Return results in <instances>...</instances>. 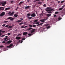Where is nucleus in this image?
I'll use <instances>...</instances> for the list:
<instances>
[{
  "mask_svg": "<svg viewBox=\"0 0 65 65\" xmlns=\"http://www.w3.org/2000/svg\"><path fill=\"white\" fill-rule=\"evenodd\" d=\"M14 19V18H12L11 17V19H10V20L11 21H12V20H13V19Z\"/></svg>",
  "mask_w": 65,
  "mask_h": 65,
  "instance_id": "473e14b6",
  "label": "nucleus"
},
{
  "mask_svg": "<svg viewBox=\"0 0 65 65\" xmlns=\"http://www.w3.org/2000/svg\"><path fill=\"white\" fill-rule=\"evenodd\" d=\"M10 9V7H8L6 8L5 9V11H7V10H8Z\"/></svg>",
  "mask_w": 65,
  "mask_h": 65,
  "instance_id": "ddd939ff",
  "label": "nucleus"
},
{
  "mask_svg": "<svg viewBox=\"0 0 65 65\" xmlns=\"http://www.w3.org/2000/svg\"><path fill=\"white\" fill-rule=\"evenodd\" d=\"M40 0H36V1H39Z\"/></svg>",
  "mask_w": 65,
  "mask_h": 65,
  "instance_id": "0e129e2a",
  "label": "nucleus"
},
{
  "mask_svg": "<svg viewBox=\"0 0 65 65\" xmlns=\"http://www.w3.org/2000/svg\"><path fill=\"white\" fill-rule=\"evenodd\" d=\"M21 36V34H18V35H17V36Z\"/></svg>",
  "mask_w": 65,
  "mask_h": 65,
  "instance_id": "de8ad7c7",
  "label": "nucleus"
},
{
  "mask_svg": "<svg viewBox=\"0 0 65 65\" xmlns=\"http://www.w3.org/2000/svg\"><path fill=\"white\" fill-rule=\"evenodd\" d=\"M33 34H28V35L30 37L32 35H33Z\"/></svg>",
  "mask_w": 65,
  "mask_h": 65,
  "instance_id": "6ab92c4d",
  "label": "nucleus"
},
{
  "mask_svg": "<svg viewBox=\"0 0 65 65\" xmlns=\"http://www.w3.org/2000/svg\"><path fill=\"white\" fill-rule=\"evenodd\" d=\"M31 16V14L30 13H27V17H30Z\"/></svg>",
  "mask_w": 65,
  "mask_h": 65,
  "instance_id": "a211bd4d",
  "label": "nucleus"
},
{
  "mask_svg": "<svg viewBox=\"0 0 65 65\" xmlns=\"http://www.w3.org/2000/svg\"><path fill=\"white\" fill-rule=\"evenodd\" d=\"M20 20H24V19L22 18H21L20 19Z\"/></svg>",
  "mask_w": 65,
  "mask_h": 65,
  "instance_id": "6e6d98bb",
  "label": "nucleus"
},
{
  "mask_svg": "<svg viewBox=\"0 0 65 65\" xmlns=\"http://www.w3.org/2000/svg\"><path fill=\"white\" fill-rule=\"evenodd\" d=\"M63 8V7L60 8L59 9V11H61L62 10Z\"/></svg>",
  "mask_w": 65,
  "mask_h": 65,
  "instance_id": "aec40b11",
  "label": "nucleus"
},
{
  "mask_svg": "<svg viewBox=\"0 0 65 65\" xmlns=\"http://www.w3.org/2000/svg\"><path fill=\"white\" fill-rule=\"evenodd\" d=\"M23 24V22H21V23H19V25H21L22 24Z\"/></svg>",
  "mask_w": 65,
  "mask_h": 65,
  "instance_id": "4c0bfd02",
  "label": "nucleus"
},
{
  "mask_svg": "<svg viewBox=\"0 0 65 65\" xmlns=\"http://www.w3.org/2000/svg\"><path fill=\"white\" fill-rule=\"evenodd\" d=\"M11 17H10L8 18V19H11Z\"/></svg>",
  "mask_w": 65,
  "mask_h": 65,
  "instance_id": "e433bc0d",
  "label": "nucleus"
},
{
  "mask_svg": "<svg viewBox=\"0 0 65 65\" xmlns=\"http://www.w3.org/2000/svg\"><path fill=\"white\" fill-rule=\"evenodd\" d=\"M14 16L15 18H17L18 16V14H17V13H15L14 15Z\"/></svg>",
  "mask_w": 65,
  "mask_h": 65,
  "instance_id": "4468645a",
  "label": "nucleus"
},
{
  "mask_svg": "<svg viewBox=\"0 0 65 65\" xmlns=\"http://www.w3.org/2000/svg\"><path fill=\"white\" fill-rule=\"evenodd\" d=\"M2 4V5L3 6H4L6 4V2H5L4 3H1Z\"/></svg>",
  "mask_w": 65,
  "mask_h": 65,
  "instance_id": "39448f33",
  "label": "nucleus"
},
{
  "mask_svg": "<svg viewBox=\"0 0 65 65\" xmlns=\"http://www.w3.org/2000/svg\"><path fill=\"white\" fill-rule=\"evenodd\" d=\"M61 18L60 17H59V18H58V20H61Z\"/></svg>",
  "mask_w": 65,
  "mask_h": 65,
  "instance_id": "ea45409f",
  "label": "nucleus"
},
{
  "mask_svg": "<svg viewBox=\"0 0 65 65\" xmlns=\"http://www.w3.org/2000/svg\"><path fill=\"white\" fill-rule=\"evenodd\" d=\"M49 24H45L44 25V26H47Z\"/></svg>",
  "mask_w": 65,
  "mask_h": 65,
  "instance_id": "412c9836",
  "label": "nucleus"
},
{
  "mask_svg": "<svg viewBox=\"0 0 65 65\" xmlns=\"http://www.w3.org/2000/svg\"><path fill=\"white\" fill-rule=\"evenodd\" d=\"M4 7H0V11H1L2 10H4V8H3Z\"/></svg>",
  "mask_w": 65,
  "mask_h": 65,
  "instance_id": "9d476101",
  "label": "nucleus"
},
{
  "mask_svg": "<svg viewBox=\"0 0 65 65\" xmlns=\"http://www.w3.org/2000/svg\"><path fill=\"white\" fill-rule=\"evenodd\" d=\"M13 45L12 44H10L9 46H7V48H10L11 47V46H13Z\"/></svg>",
  "mask_w": 65,
  "mask_h": 65,
  "instance_id": "0eeeda50",
  "label": "nucleus"
},
{
  "mask_svg": "<svg viewBox=\"0 0 65 65\" xmlns=\"http://www.w3.org/2000/svg\"><path fill=\"white\" fill-rule=\"evenodd\" d=\"M38 21L37 20H35L34 21V22H37Z\"/></svg>",
  "mask_w": 65,
  "mask_h": 65,
  "instance_id": "052dcab7",
  "label": "nucleus"
},
{
  "mask_svg": "<svg viewBox=\"0 0 65 65\" xmlns=\"http://www.w3.org/2000/svg\"><path fill=\"white\" fill-rule=\"evenodd\" d=\"M5 25H6L5 24H3V25H2V26H3V27H4Z\"/></svg>",
  "mask_w": 65,
  "mask_h": 65,
  "instance_id": "37998d69",
  "label": "nucleus"
},
{
  "mask_svg": "<svg viewBox=\"0 0 65 65\" xmlns=\"http://www.w3.org/2000/svg\"><path fill=\"white\" fill-rule=\"evenodd\" d=\"M2 43H6V42L5 41H3Z\"/></svg>",
  "mask_w": 65,
  "mask_h": 65,
  "instance_id": "5fc2aeb1",
  "label": "nucleus"
},
{
  "mask_svg": "<svg viewBox=\"0 0 65 65\" xmlns=\"http://www.w3.org/2000/svg\"><path fill=\"white\" fill-rule=\"evenodd\" d=\"M23 42V41H21V43H22Z\"/></svg>",
  "mask_w": 65,
  "mask_h": 65,
  "instance_id": "69168bd1",
  "label": "nucleus"
},
{
  "mask_svg": "<svg viewBox=\"0 0 65 65\" xmlns=\"http://www.w3.org/2000/svg\"><path fill=\"white\" fill-rule=\"evenodd\" d=\"M43 6L44 7H46V5L45 4H44L43 5Z\"/></svg>",
  "mask_w": 65,
  "mask_h": 65,
  "instance_id": "f704fd0d",
  "label": "nucleus"
},
{
  "mask_svg": "<svg viewBox=\"0 0 65 65\" xmlns=\"http://www.w3.org/2000/svg\"><path fill=\"white\" fill-rule=\"evenodd\" d=\"M50 27H51V26H47V27L46 28L49 29V28H50Z\"/></svg>",
  "mask_w": 65,
  "mask_h": 65,
  "instance_id": "2f4dec72",
  "label": "nucleus"
},
{
  "mask_svg": "<svg viewBox=\"0 0 65 65\" xmlns=\"http://www.w3.org/2000/svg\"><path fill=\"white\" fill-rule=\"evenodd\" d=\"M38 3L39 4H42V2H38Z\"/></svg>",
  "mask_w": 65,
  "mask_h": 65,
  "instance_id": "c85d7f7f",
  "label": "nucleus"
},
{
  "mask_svg": "<svg viewBox=\"0 0 65 65\" xmlns=\"http://www.w3.org/2000/svg\"><path fill=\"white\" fill-rule=\"evenodd\" d=\"M30 7V8L31 7L30 6H26V7H24V9H28Z\"/></svg>",
  "mask_w": 65,
  "mask_h": 65,
  "instance_id": "423d86ee",
  "label": "nucleus"
},
{
  "mask_svg": "<svg viewBox=\"0 0 65 65\" xmlns=\"http://www.w3.org/2000/svg\"><path fill=\"white\" fill-rule=\"evenodd\" d=\"M27 27H28V26L27 25L26 26H25V27H24V28H25Z\"/></svg>",
  "mask_w": 65,
  "mask_h": 65,
  "instance_id": "13d9d810",
  "label": "nucleus"
},
{
  "mask_svg": "<svg viewBox=\"0 0 65 65\" xmlns=\"http://www.w3.org/2000/svg\"><path fill=\"white\" fill-rule=\"evenodd\" d=\"M11 13V11H9L8 13V14H9V15L10 16H12L15 13V11H13Z\"/></svg>",
  "mask_w": 65,
  "mask_h": 65,
  "instance_id": "f257e3e1",
  "label": "nucleus"
},
{
  "mask_svg": "<svg viewBox=\"0 0 65 65\" xmlns=\"http://www.w3.org/2000/svg\"><path fill=\"white\" fill-rule=\"evenodd\" d=\"M43 15V12H42L41 14H39L40 17H42Z\"/></svg>",
  "mask_w": 65,
  "mask_h": 65,
  "instance_id": "f3484780",
  "label": "nucleus"
},
{
  "mask_svg": "<svg viewBox=\"0 0 65 65\" xmlns=\"http://www.w3.org/2000/svg\"><path fill=\"white\" fill-rule=\"evenodd\" d=\"M2 33L0 31V36H1L2 35Z\"/></svg>",
  "mask_w": 65,
  "mask_h": 65,
  "instance_id": "864d4df0",
  "label": "nucleus"
},
{
  "mask_svg": "<svg viewBox=\"0 0 65 65\" xmlns=\"http://www.w3.org/2000/svg\"><path fill=\"white\" fill-rule=\"evenodd\" d=\"M39 24V22H37L36 23V24Z\"/></svg>",
  "mask_w": 65,
  "mask_h": 65,
  "instance_id": "8fccbe9b",
  "label": "nucleus"
},
{
  "mask_svg": "<svg viewBox=\"0 0 65 65\" xmlns=\"http://www.w3.org/2000/svg\"><path fill=\"white\" fill-rule=\"evenodd\" d=\"M47 18L45 19H43L42 20H40V21L41 22H44L45 21V20H47Z\"/></svg>",
  "mask_w": 65,
  "mask_h": 65,
  "instance_id": "20e7f679",
  "label": "nucleus"
},
{
  "mask_svg": "<svg viewBox=\"0 0 65 65\" xmlns=\"http://www.w3.org/2000/svg\"><path fill=\"white\" fill-rule=\"evenodd\" d=\"M32 26L33 27H35L36 26V25H32Z\"/></svg>",
  "mask_w": 65,
  "mask_h": 65,
  "instance_id": "58836bf2",
  "label": "nucleus"
},
{
  "mask_svg": "<svg viewBox=\"0 0 65 65\" xmlns=\"http://www.w3.org/2000/svg\"><path fill=\"white\" fill-rule=\"evenodd\" d=\"M51 14H47V16L48 17H49L51 16Z\"/></svg>",
  "mask_w": 65,
  "mask_h": 65,
  "instance_id": "4be33fe9",
  "label": "nucleus"
},
{
  "mask_svg": "<svg viewBox=\"0 0 65 65\" xmlns=\"http://www.w3.org/2000/svg\"><path fill=\"white\" fill-rule=\"evenodd\" d=\"M9 26L8 25H6L5 26V27H7Z\"/></svg>",
  "mask_w": 65,
  "mask_h": 65,
  "instance_id": "09e8293b",
  "label": "nucleus"
},
{
  "mask_svg": "<svg viewBox=\"0 0 65 65\" xmlns=\"http://www.w3.org/2000/svg\"><path fill=\"white\" fill-rule=\"evenodd\" d=\"M0 31L2 33H5V31H2V30H0Z\"/></svg>",
  "mask_w": 65,
  "mask_h": 65,
  "instance_id": "393cba45",
  "label": "nucleus"
},
{
  "mask_svg": "<svg viewBox=\"0 0 65 65\" xmlns=\"http://www.w3.org/2000/svg\"><path fill=\"white\" fill-rule=\"evenodd\" d=\"M4 47V46H2V45H1L0 46V47L1 48H2Z\"/></svg>",
  "mask_w": 65,
  "mask_h": 65,
  "instance_id": "3c124183",
  "label": "nucleus"
},
{
  "mask_svg": "<svg viewBox=\"0 0 65 65\" xmlns=\"http://www.w3.org/2000/svg\"><path fill=\"white\" fill-rule=\"evenodd\" d=\"M43 24V23H40V24H37V25H36V26H40L41 25H42Z\"/></svg>",
  "mask_w": 65,
  "mask_h": 65,
  "instance_id": "dca6fc26",
  "label": "nucleus"
},
{
  "mask_svg": "<svg viewBox=\"0 0 65 65\" xmlns=\"http://www.w3.org/2000/svg\"><path fill=\"white\" fill-rule=\"evenodd\" d=\"M48 13H52V12L51 11H49L48 12Z\"/></svg>",
  "mask_w": 65,
  "mask_h": 65,
  "instance_id": "c9c22d12",
  "label": "nucleus"
},
{
  "mask_svg": "<svg viewBox=\"0 0 65 65\" xmlns=\"http://www.w3.org/2000/svg\"><path fill=\"white\" fill-rule=\"evenodd\" d=\"M35 29H32L31 30V31L30 32V33H32L35 32Z\"/></svg>",
  "mask_w": 65,
  "mask_h": 65,
  "instance_id": "f8f14e48",
  "label": "nucleus"
},
{
  "mask_svg": "<svg viewBox=\"0 0 65 65\" xmlns=\"http://www.w3.org/2000/svg\"><path fill=\"white\" fill-rule=\"evenodd\" d=\"M25 39L24 38H23L22 39V40H25Z\"/></svg>",
  "mask_w": 65,
  "mask_h": 65,
  "instance_id": "bf43d9fd",
  "label": "nucleus"
},
{
  "mask_svg": "<svg viewBox=\"0 0 65 65\" xmlns=\"http://www.w3.org/2000/svg\"><path fill=\"white\" fill-rule=\"evenodd\" d=\"M29 27H32V25H29Z\"/></svg>",
  "mask_w": 65,
  "mask_h": 65,
  "instance_id": "a18cd8bd",
  "label": "nucleus"
},
{
  "mask_svg": "<svg viewBox=\"0 0 65 65\" xmlns=\"http://www.w3.org/2000/svg\"><path fill=\"white\" fill-rule=\"evenodd\" d=\"M14 1H11V3H13Z\"/></svg>",
  "mask_w": 65,
  "mask_h": 65,
  "instance_id": "c03bdc74",
  "label": "nucleus"
},
{
  "mask_svg": "<svg viewBox=\"0 0 65 65\" xmlns=\"http://www.w3.org/2000/svg\"><path fill=\"white\" fill-rule=\"evenodd\" d=\"M27 33L28 32H24L23 33V35L24 36L26 35Z\"/></svg>",
  "mask_w": 65,
  "mask_h": 65,
  "instance_id": "9b49d317",
  "label": "nucleus"
},
{
  "mask_svg": "<svg viewBox=\"0 0 65 65\" xmlns=\"http://www.w3.org/2000/svg\"><path fill=\"white\" fill-rule=\"evenodd\" d=\"M22 21V20H18V21H16V22H21Z\"/></svg>",
  "mask_w": 65,
  "mask_h": 65,
  "instance_id": "b1692460",
  "label": "nucleus"
},
{
  "mask_svg": "<svg viewBox=\"0 0 65 65\" xmlns=\"http://www.w3.org/2000/svg\"><path fill=\"white\" fill-rule=\"evenodd\" d=\"M52 9L51 8V7H47L46 8L47 9Z\"/></svg>",
  "mask_w": 65,
  "mask_h": 65,
  "instance_id": "c756f323",
  "label": "nucleus"
},
{
  "mask_svg": "<svg viewBox=\"0 0 65 65\" xmlns=\"http://www.w3.org/2000/svg\"><path fill=\"white\" fill-rule=\"evenodd\" d=\"M27 18H28V19L30 20L32 18V17H27Z\"/></svg>",
  "mask_w": 65,
  "mask_h": 65,
  "instance_id": "cd10ccee",
  "label": "nucleus"
},
{
  "mask_svg": "<svg viewBox=\"0 0 65 65\" xmlns=\"http://www.w3.org/2000/svg\"><path fill=\"white\" fill-rule=\"evenodd\" d=\"M12 42V41H10V40L9 41H8L7 42V43H6V44L7 43H8L9 44H10V43H11Z\"/></svg>",
  "mask_w": 65,
  "mask_h": 65,
  "instance_id": "6e6552de",
  "label": "nucleus"
},
{
  "mask_svg": "<svg viewBox=\"0 0 65 65\" xmlns=\"http://www.w3.org/2000/svg\"><path fill=\"white\" fill-rule=\"evenodd\" d=\"M32 29V27H30L29 28H27V30H31Z\"/></svg>",
  "mask_w": 65,
  "mask_h": 65,
  "instance_id": "bb28decb",
  "label": "nucleus"
},
{
  "mask_svg": "<svg viewBox=\"0 0 65 65\" xmlns=\"http://www.w3.org/2000/svg\"><path fill=\"white\" fill-rule=\"evenodd\" d=\"M5 14V12H3L1 13L0 14V16L1 17L4 16Z\"/></svg>",
  "mask_w": 65,
  "mask_h": 65,
  "instance_id": "f03ea898",
  "label": "nucleus"
},
{
  "mask_svg": "<svg viewBox=\"0 0 65 65\" xmlns=\"http://www.w3.org/2000/svg\"><path fill=\"white\" fill-rule=\"evenodd\" d=\"M8 35H11V34L10 33H8Z\"/></svg>",
  "mask_w": 65,
  "mask_h": 65,
  "instance_id": "603ef678",
  "label": "nucleus"
},
{
  "mask_svg": "<svg viewBox=\"0 0 65 65\" xmlns=\"http://www.w3.org/2000/svg\"><path fill=\"white\" fill-rule=\"evenodd\" d=\"M50 11H54V9H50Z\"/></svg>",
  "mask_w": 65,
  "mask_h": 65,
  "instance_id": "a878e982",
  "label": "nucleus"
},
{
  "mask_svg": "<svg viewBox=\"0 0 65 65\" xmlns=\"http://www.w3.org/2000/svg\"><path fill=\"white\" fill-rule=\"evenodd\" d=\"M56 14H55V15H54V17H56Z\"/></svg>",
  "mask_w": 65,
  "mask_h": 65,
  "instance_id": "e2e57ef3",
  "label": "nucleus"
},
{
  "mask_svg": "<svg viewBox=\"0 0 65 65\" xmlns=\"http://www.w3.org/2000/svg\"><path fill=\"white\" fill-rule=\"evenodd\" d=\"M21 38L20 37H16V39L17 40H19Z\"/></svg>",
  "mask_w": 65,
  "mask_h": 65,
  "instance_id": "1a4fd4ad",
  "label": "nucleus"
},
{
  "mask_svg": "<svg viewBox=\"0 0 65 65\" xmlns=\"http://www.w3.org/2000/svg\"><path fill=\"white\" fill-rule=\"evenodd\" d=\"M36 16V14L34 13H32V14L31 15V17H35Z\"/></svg>",
  "mask_w": 65,
  "mask_h": 65,
  "instance_id": "7ed1b4c3",
  "label": "nucleus"
},
{
  "mask_svg": "<svg viewBox=\"0 0 65 65\" xmlns=\"http://www.w3.org/2000/svg\"><path fill=\"white\" fill-rule=\"evenodd\" d=\"M23 2L22 1L20 2V3L18 4V5H21L23 3Z\"/></svg>",
  "mask_w": 65,
  "mask_h": 65,
  "instance_id": "2eb2a0df",
  "label": "nucleus"
},
{
  "mask_svg": "<svg viewBox=\"0 0 65 65\" xmlns=\"http://www.w3.org/2000/svg\"><path fill=\"white\" fill-rule=\"evenodd\" d=\"M59 13V12L58 11H56L55 12V14H57Z\"/></svg>",
  "mask_w": 65,
  "mask_h": 65,
  "instance_id": "7c9ffc66",
  "label": "nucleus"
},
{
  "mask_svg": "<svg viewBox=\"0 0 65 65\" xmlns=\"http://www.w3.org/2000/svg\"><path fill=\"white\" fill-rule=\"evenodd\" d=\"M12 26H8V28H12Z\"/></svg>",
  "mask_w": 65,
  "mask_h": 65,
  "instance_id": "4d7b16f0",
  "label": "nucleus"
},
{
  "mask_svg": "<svg viewBox=\"0 0 65 65\" xmlns=\"http://www.w3.org/2000/svg\"><path fill=\"white\" fill-rule=\"evenodd\" d=\"M5 36V35H2V36L1 37H4Z\"/></svg>",
  "mask_w": 65,
  "mask_h": 65,
  "instance_id": "680f3d73",
  "label": "nucleus"
},
{
  "mask_svg": "<svg viewBox=\"0 0 65 65\" xmlns=\"http://www.w3.org/2000/svg\"><path fill=\"white\" fill-rule=\"evenodd\" d=\"M29 1H30L29 0H27V2H29Z\"/></svg>",
  "mask_w": 65,
  "mask_h": 65,
  "instance_id": "338daca9",
  "label": "nucleus"
},
{
  "mask_svg": "<svg viewBox=\"0 0 65 65\" xmlns=\"http://www.w3.org/2000/svg\"><path fill=\"white\" fill-rule=\"evenodd\" d=\"M64 2V1H61V3H63Z\"/></svg>",
  "mask_w": 65,
  "mask_h": 65,
  "instance_id": "a19ab883",
  "label": "nucleus"
},
{
  "mask_svg": "<svg viewBox=\"0 0 65 65\" xmlns=\"http://www.w3.org/2000/svg\"><path fill=\"white\" fill-rule=\"evenodd\" d=\"M8 36H6V38H5L4 39L5 40H6L7 39H8Z\"/></svg>",
  "mask_w": 65,
  "mask_h": 65,
  "instance_id": "5701e85b",
  "label": "nucleus"
},
{
  "mask_svg": "<svg viewBox=\"0 0 65 65\" xmlns=\"http://www.w3.org/2000/svg\"><path fill=\"white\" fill-rule=\"evenodd\" d=\"M24 28V26H21V28Z\"/></svg>",
  "mask_w": 65,
  "mask_h": 65,
  "instance_id": "49530a36",
  "label": "nucleus"
},
{
  "mask_svg": "<svg viewBox=\"0 0 65 65\" xmlns=\"http://www.w3.org/2000/svg\"><path fill=\"white\" fill-rule=\"evenodd\" d=\"M8 22V21H4V23H6Z\"/></svg>",
  "mask_w": 65,
  "mask_h": 65,
  "instance_id": "72a5a7b5",
  "label": "nucleus"
},
{
  "mask_svg": "<svg viewBox=\"0 0 65 65\" xmlns=\"http://www.w3.org/2000/svg\"><path fill=\"white\" fill-rule=\"evenodd\" d=\"M46 11L47 12H48V11H50V9H46Z\"/></svg>",
  "mask_w": 65,
  "mask_h": 65,
  "instance_id": "79ce46f5",
  "label": "nucleus"
},
{
  "mask_svg": "<svg viewBox=\"0 0 65 65\" xmlns=\"http://www.w3.org/2000/svg\"><path fill=\"white\" fill-rule=\"evenodd\" d=\"M58 3H60V1H58Z\"/></svg>",
  "mask_w": 65,
  "mask_h": 65,
  "instance_id": "774afa93",
  "label": "nucleus"
}]
</instances>
